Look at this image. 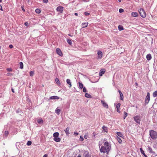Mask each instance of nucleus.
<instances>
[{
    "instance_id": "f704fd0d",
    "label": "nucleus",
    "mask_w": 157,
    "mask_h": 157,
    "mask_svg": "<svg viewBox=\"0 0 157 157\" xmlns=\"http://www.w3.org/2000/svg\"><path fill=\"white\" fill-rule=\"evenodd\" d=\"M55 81L57 84L60 85V84L59 80L58 78H56L55 79Z\"/></svg>"
},
{
    "instance_id": "ddd939ff",
    "label": "nucleus",
    "mask_w": 157,
    "mask_h": 157,
    "mask_svg": "<svg viewBox=\"0 0 157 157\" xmlns=\"http://www.w3.org/2000/svg\"><path fill=\"white\" fill-rule=\"evenodd\" d=\"M118 92L120 95V99L121 100H123L124 99V96L120 90H118Z\"/></svg>"
},
{
    "instance_id": "4d7b16f0",
    "label": "nucleus",
    "mask_w": 157,
    "mask_h": 157,
    "mask_svg": "<svg viewBox=\"0 0 157 157\" xmlns=\"http://www.w3.org/2000/svg\"><path fill=\"white\" fill-rule=\"evenodd\" d=\"M78 133L77 132H74V135L75 136H77L78 135Z\"/></svg>"
},
{
    "instance_id": "72a5a7b5",
    "label": "nucleus",
    "mask_w": 157,
    "mask_h": 157,
    "mask_svg": "<svg viewBox=\"0 0 157 157\" xmlns=\"http://www.w3.org/2000/svg\"><path fill=\"white\" fill-rule=\"evenodd\" d=\"M67 42L70 45H71V44H72L71 40L70 39H67Z\"/></svg>"
},
{
    "instance_id": "bf43d9fd",
    "label": "nucleus",
    "mask_w": 157,
    "mask_h": 157,
    "mask_svg": "<svg viewBox=\"0 0 157 157\" xmlns=\"http://www.w3.org/2000/svg\"><path fill=\"white\" fill-rule=\"evenodd\" d=\"M11 91L13 92V93H14V89L12 88H11Z\"/></svg>"
},
{
    "instance_id": "2f4dec72",
    "label": "nucleus",
    "mask_w": 157,
    "mask_h": 157,
    "mask_svg": "<svg viewBox=\"0 0 157 157\" xmlns=\"http://www.w3.org/2000/svg\"><path fill=\"white\" fill-rule=\"evenodd\" d=\"M35 12L36 13H40L41 11L39 9H36L35 10Z\"/></svg>"
},
{
    "instance_id": "37998d69",
    "label": "nucleus",
    "mask_w": 157,
    "mask_h": 157,
    "mask_svg": "<svg viewBox=\"0 0 157 157\" xmlns=\"http://www.w3.org/2000/svg\"><path fill=\"white\" fill-rule=\"evenodd\" d=\"M83 91L84 93H86L87 92V91L85 87H84L83 88Z\"/></svg>"
},
{
    "instance_id": "338daca9",
    "label": "nucleus",
    "mask_w": 157,
    "mask_h": 157,
    "mask_svg": "<svg viewBox=\"0 0 157 157\" xmlns=\"http://www.w3.org/2000/svg\"><path fill=\"white\" fill-rule=\"evenodd\" d=\"M93 134H94V137H95V135L94 134V132L93 133Z\"/></svg>"
},
{
    "instance_id": "a18cd8bd",
    "label": "nucleus",
    "mask_w": 157,
    "mask_h": 157,
    "mask_svg": "<svg viewBox=\"0 0 157 157\" xmlns=\"http://www.w3.org/2000/svg\"><path fill=\"white\" fill-rule=\"evenodd\" d=\"M83 140V138L82 136H80V140L81 141H82Z\"/></svg>"
},
{
    "instance_id": "c85d7f7f",
    "label": "nucleus",
    "mask_w": 157,
    "mask_h": 157,
    "mask_svg": "<svg viewBox=\"0 0 157 157\" xmlns=\"http://www.w3.org/2000/svg\"><path fill=\"white\" fill-rule=\"evenodd\" d=\"M153 96L154 98L157 97V90L153 93Z\"/></svg>"
},
{
    "instance_id": "9d476101",
    "label": "nucleus",
    "mask_w": 157,
    "mask_h": 157,
    "mask_svg": "<svg viewBox=\"0 0 157 157\" xmlns=\"http://www.w3.org/2000/svg\"><path fill=\"white\" fill-rule=\"evenodd\" d=\"M98 59H101L102 56V52L101 51H98L97 53Z\"/></svg>"
},
{
    "instance_id": "6e6552de",
    "label": "nucleus",
    "mask_w": 157,
    "mask_h": 157,
    "mask_svg": "<svg viewBox=\"0 0 157 157\" xmlns=\"http://www.w3.org/2000/svg\"><path fill=\"white\" fill-rule=\"evenodd\" d=\"M83 155L84 157H91V155L89 154V152L87 151H85Z\"/></svg>"
},
{
    "instance_id": "b1692460",
    "label": "nucleus",
    "mask_w": 157,
    "mask_h": 157,
    "mask_svg": "<svg viewBox=\"0 0 157 157\" xmlns=\"http://www.w3.org/2000/svg\"><path fill=\"white\" fill-rule=\"evenodd\" d=\"M118 29L119 31H121L124 29L123 26L121 25H119L118 26Z\"/></svg>"
},
{
    "instance_id": "f3484780",
    "label": "nucleus",
    "mask_w": 157,
    "mask_h": 157,
    "mask_svg": "<svg viewBox=\"0 0 157 157\" xmlns=\"http://www.w3.org/2000/svg\"><path fill=\"white\" fill-rule=\"evenodd\" d=\"M66 82L67 84L69 85V87H71L72 86L71 83V80L69 79H67L66 80Z\"/></svg>"
},
{
    "instance_id": "8fccbe9b",
    "label": "nucleus",
    "mask_w": 157,
    "mask_h": 157,
    "mask_svg": "<svg viewBox=\"0 0 157 157\" xmlns=\"http://www.w3.org/2000/svg\"><path fill=\"white\" fill-rule=\"evenodd\" d=\"M24 25L25 26H28L29 25V23L28 22H25V23H24Z\"/></svg>"
},
{
    "instance_id": "f8f14e48",
    "label": "nucleus",
    "mask_w": 157,
    "mask_h": 157,
    "mask_svg": "<svg viewBox=\"0 0 157 157\" xmlns=\"http://www.w3.org/2000/svg\"><path fill=\"white\" fill-rule=\"evenodd\" d=\"M105 69H101L99 72V76H101L103 74H104L105 72Z\"/></svg>"
},
{
    "instance_id": "e433bc0d",
    "label": "nucleus",
    "mask_w": 157,
    "mask_h": 157,
    "mask_svg": "<svg viewBox=\"0 0 157 157\" xmlns=\"http://www.w3.org/2000/svg\"><path fill=\"white\" fill-rule=\"evenodd\" d=\"M148 151L150 153H151V152H152L153 150H152V148L151 147H148Z\"/></svg>"
},
{
    "instance_id": "7ed1b4c3",
    "label": "nucleus",
    "mask_w": 157,
    "mask_h": 157,
    "mask_svg": "<svg viewBox=\"0 0 157 157\" xmlns=\"http://www.w3.org/2000/svg\"><path fill=\"white\" fill-rule=\"evenodd\" d=\"M134 121L138 124H140L141 121V116L140 115H136L133 117Z\"/></svg>"
},
{
    "instance_id": "a211bd4d",
    "label": "nucleus",
    "mask_w": 157,
    "mask_h": 157,
    "mask_svg": "<svg viewBox=\"0 0 157 157\" xmlns=\"http://www.w3.org/2000/svg\"><path fill=\"white\" fill-rule=\"evenodd\" d=\"M140 150L141 153L142 154L144 155V157H148L144 153V151L143 150V149L142 148H140Z\"/></svg>"
},
{
    "instance_id": "4468645a",
    "label": "nucleus",
    "mask_w": 157,
    "mask_h": 157,
    "mask_svg": "<svg viewBox=\"0 0 157 157\" xmlns=\"http://www.w3.org/2000/svg\"><path fill=\"white\" fill-rule=\"evenodd\" d=\"M59 98L57 96H51L50 97L49 99L51 100H54V99H58Z\"/></svg>"
},
{
    "instance_id": "de8ad7c7",
    "label": "nucleus",
    "mask_w": 157,
    "mask_h": 157,
    "mask_svg": "<svg viewBox=\"0 0 157 157\" xmlns=\"http://www.w3.org/2000/svg\"><path fill=\"white\" fill-rule=\"evenodd\" d=\"M16 112L17 113H19L20 112H21V110L20 109H18L16 110Z\"/></svg>"
},
{
    "instance_id": "680f3d73",
    "label": "nucleus",
    "mask_w": 157,
    "mask_h": 157,
    "mask_svg": "<svg viewBox=\"0 0 157 157\" xmlns=\"http://www.w3.org/2000/svg\"><path fill=\"white\" fill-rule=\"evenodd\" d=\"M75 16H78V13H75Z\"/></svg>"
},
{
    "instance_id": "3c124183",
    "label": "nucleus",
    "mask_w": 157,
    "mask_h": 157,
    "mask_svg": "<svg viewBox=\"0 0 157 157\" xmlns=\"http://www.w3.org/2000/svg\"><path fill=\"white\" fill-rule=\"evenodd\" d=\"M21 8L22 9V10H23V12H25V9H24V7L23 6H21Z\"/></svg>"
},
{
    "instance_id": "412c9836",
    "label": "nucleus",
    "mask_w": 157,
    "mask_h": 157,
    "mask_svg": "<svg viewBox=\"0 0 157 157\" xmlns=\"http://www.w3.org/2000/svg\"><path fill=\"white\" fill-rule=\"evenodd\" d=\"M146 58L147 60H150L151 59V54H148L147 55Z\"/></svg>"
},
{
    "instance_id": "0e129e2a",
    "label": "nucleus",
    "mask_w": 157,
    "mask_h": 157,
    "mask_svg": "<svg viewBox=\"0 0 157 157\" xmlns=\"http://www.w3.org/2000/svg\"><path fill=\"white\" fill-rule=\"evenodd\" d=\"M68 35L69 36H72V35L71 34H68Z\"/></svg>"
},
{
    "instance_id": "5701e85b",
    "label": "nucleus",
    "mask_w": 157,
    "mask_h": 157,
    "mask_svg": "<svg viewBox=\"0 0 157 157\" xmlns=\"http://www.w3.org/2000/svg\"><path fill=\"white\" fill-rule=\"evenodd\" d=\"M61 111L60 109L56 108L55 110V113L58 115H59L60 114V113Z\"/></svg>"
},
{
    "instance_id": "09e8293b",
    "label": "nucleus",
    "mask_w": 157,
    "mask_h": 157,
    "mask_svg": "<svg viewBox=\"0 0 157 157\" xmlns=\"http://www.w3.org/2000/svg\"><path fill=\"white\" fill-rule=\"evenodd\" d=\"M13 75V74L12 73H7V76H12Z\"/></svg>"
},
{
    "instance_id": "4c0bfd02",
    "label": "nucleus",
    "mask_w": 157,
    "mask_h": 157,
    "mask_svg": "<svg viewBox=\"0 0 157 157\" xmlns=\"http://www.w3.org/2000/svg\"><path fill=\"white\" fill-rule=\"evenodd\" d=\"M120 106H121V104L120 103H118L116 106V107L117 108V109H119L120 107Z\"/></svg>"
},
{
    "instance_id": "6e6d98bb",
    "label": "nucleus",
    "mask_w": 157,
    "mask_h": 157,
    "mask_svg": "<svg viewBox=\"0 0 157 157\" xmlns=\"http://www.w3.org/2000/svg\"><path fill=\"white\" fill-rule=\"evenodd\" d=\"M0 10H1L2 11L3 10L2 9V7L0 4Z\"/></svg>"
},
{
    "instance_id": "a878e982",
    "label": "nucleus",
    "mask_w": 157,
    "mask_h": 157,
    "mask_svg": "<svg viewBox=\"0 0 157 157\" xmlns=\"http://www.w3.org/2000/svg\"><path fill=\"white\" fill-rule=\"evenodd\" d=\"M102 128L103 129L104 131L105 132H108V129L105 126H103L102 127Z\"/></svg>"
},
{
    "instance_id": "bb28decb",
    "label": "nucleus",
    "mask_w": 157,
    "mask_h": 157,
    "mask_svg": "<svg viewBox=\"0 0 157 157\" xmlns=\"http://www.w3.org/2000/svg\"><path fill=\"white\" fill-rule=\"evenodd\" d=\"M79 87L80 89H82L83 88V84L80 82H78Z\"/></svg>"
},
{
    "instance_id": "f03ea898",
    "label": "nucleus",
    "mask_w": 157,
    "mask_h": 157,
    "mask_svg": "<svg viewBox=\"0 0 157 157\" xmlns=\"http://www.w3.org/2000/svg\"><path fill=\"white\" fill-rule=\"evenodd\" d=\"M104 145L105 147H106V149L107 151V154H108V153L111 149V144L109 143L108 142L106 141L104 143Z\"/></svg>"
},
{
    "instance_id": "0eeeda50",
    "label": "nucleus",
    "mask_w": 157,
    "mask_h": 157,
    "mask_svg": "<svg viewBox=\"0 0 157 157\" xmlns=\"http://www.w3.org/2000/svg\"><path fill=\"white\" fill-rule=\"evenodd\" d=\"M100 151L101 153H105V152H107V151L105 147L102 146L101 147L100 149Z\"/></svg>"
},
{
    "instance_id": "ea45409f",
    "label": "nucleus",
    "mask_w": 157,
    "mask_h": 157,
    "mask_svg": "<svg viewBox=\"0 0 157 157\" xmlns=\"http://www.w3.org/2000/svg\"><path fill=\"white\" fill-rule=\"evenodd\" d=\"M32 143V142L31 141H28V142H27V145L28 146H30V145H31Z\"/></svg>"
},
{
    "instance_id": "c03bdc74",
    "label": "nucleus",
    "mask_w": 157,
    "mask_h": 157,
    "mask_svg": "<svg viewBox=\"0 0 157 157\" xmlns=\"http://www.w3.org/2000/svg\"><path fill=\"white\" fill-rule=\"evenodd\" d=\"M6 70L8 71H12V69L11 68H7L6 69Z\"/></svg>"
},
{
    "instance_id": "13d9d810",
    "label": "nucleus",
    "mask_w": 157,
    "mask_h": 157,
    "mask_svg": "<svg viewBox=\"0 0 157 157\" xmlns=\"http://www.w3.org/2000/svg\"><path fill=\"white\" fill-rule=\"evenodd\" d=\"M48 155L47 154H45L44 155L43 157H47Z\"/></svg>"
},
{
    "instance_id": "7c9ffc66",
    "label": "nucleus",
    "mask_w": 157,
    "mask_h": 157,
    "mask_svg": "<svg viewBox=\"0 0 157 157\" xmlns=\"http://www.w3.org/2000/svg\"><path fill=\"white\" fill-rule=\"evenodd\" d=\"M88 23H83L82 25L83 28L86 27L88 25Z\"/></svg>"
},
{
    "instance_id": "473e14b6",
    "label": "nucleus",
    "mask_w": 157,
    "mask_h": 157,
    "mask_svg": "<svg viewBox=\"0 0 157 157\" xmlns=\"http://www.w3.org/2000/svg\"><path fill=\"white\" fill-rule=\"evenodd\" d=\"M37 122L39 124L42 123H43V121L42 118L39 119L37 120Z\"/></svg>"
},
{
    "instance_id": "603ef678",
    "label": "nucleus",
    "mask_w": 157,
    "mask_h": 157,
    "mask_svg": "<svg viewBox=\"0 0 157 157\" xmlns=\"http://www.w3.org/2000/svg\"><path fill=\"white\" fill-rule=\"evenodd\" d=\"M9 47L10 48H13V46L12 44H10Z\"/></svg>"
},
{
    "instance_id": "49530a36",
    "label": "nucleus",
    "mask_w": 157,
    "mask_h": 157,
    "mask_svg": "<svg viewBox=\"0 0 157 157\" xmlns=\"http://www.w3.org/2000/svg\"><path fill=\"white\" fill-rule=\"evenodd\" d=\"M84 14L85 16H88V15H90V13H88V12H85L84 13Z\"/></svg>"
},
{
    "instance_id": "5fc2aeb1",
    "label": "nucleus",
    "mask_w": 157,
    "mask_h": 157,
    "mask_svg": "<svg viewBox=\"0 0 157 157\" xmlns=\"http://www.w3.org/2000/svg\"><path fill=\"white\" fill-rule=\"evenodd\" d=\"M43 2L44 3H47L48 2V0H43Z\"/></svg>"
},
{
    "instance_id": "2eb2a0df",
    "label": "nucleus",
    "mask_w": 157,
    "mask_h": 157,
    "mask_svg": "<svg viewBox=\"0 0 157 157\" xmlns=\"http://www.w3.org/2000/svg\"><path fill=\"white\" fill-rule=\"evenodd\" d=\"M70 128L69 127H67L64 130V131L65 132L66 135H68L70 134L69 132Z\"/></svg>"
},
{
    "instance_id": "774afa93",
    "label": "nucleus",
    "mask_w": 157,
    "mask_h": 157,
    "mask_svg": "<svg viewBox=\"0 0 157 157\" xmlns=\"http://www.w3.org/2000/svg\"><path fill=\"white\" fill-rule=\"evenodd\" d=\"M118 0L119 2H121V0Z\"/></svg>"
},
{
    "instance_id": "69168bd1",
    "label": "nucleus",
    "mask_w": 157,
    "mask_h": 157,
    "mask_svg": "<svg viewBox=\"0 0 157 157\" xmlns=\"http://www.w3.org/2000/svg\"><path fill=\"white\" fill-rule=\"evenodd\" d=\"M84 138H85V139H87L86 136V135H85V136H84Z\"/></svg>"
},
{
    "instance_id": "79ce46f5",
    "label": "nucleus",
    "mask_w": 157,
    "mask_h": 157,
    "mask_svg": "<svg viewBox=\"0 0 157 157\" xmlns=\"http://www.w3.org/2000/svg\"><path fill=\"white\" fill-rule=\"evenodd\" d=\"M124 11V10L123 9H120L119 10V12L120 13H122Z\"/></svg>"
},
{
    "instance_id": "1a4fd4ad",
    "label": "nucleus",
    "mask_w": 157,
    "mask_h": 157,
    "mask_svg": "<svg viewBox=\"0 0 157 157\" xmlns=\"http://www.w3.org/2000/svg\"><path fill=\"white\" fill-rule=\"evenodd\" d=\"M56 53L60 56H62L63 55V54L61 52V50L59 48H58L56 49Z\"/></svg>"
},
{
    "instance_id": "052dcab7",
    "label": "nucleus",
    "mask_w": 157,
    "mask_h": 157,
    "mask_svg": "<svg viewBox=\"0 0 157 157\" xmlns=\"http://www.w3.org/2000/svg\"><path fill=\"white\" fill-rule=\"evenodd\" d=\"M117 111L118 112L120 113V111L119 109H117Z\"/></svg>"
},
{
    "instance_id": "4be33fe9",
    "label": "nucleus",
    "mask_w": 157,
    "mask_h": 157,
    "mask_svg": "<svg viewBox=\"0 0 157 157\" xmlns=\"http://www.w3.org/2000/svg\"><path fill=\"white\" fill-rule=\"evenodd\" d=\"M59 133L58 132H56L54 133L53 134V136L54 138L57 137L59 136Z\"/></svg>"
},
{
    "instance_id": "e2e57ef3",
    "label": "nucleus",
    "mask_w": 157,
    "mask_h": 157,
    "mask_svg": "<svg viewBox=\"0 0 157 157\" xmlns=\"http://www.w3.org/2000/svg\"><path fill=\"white\" fill-rule=\"evenodd\" d=\"M151 153H152L154 154H155V151H152V152Z\"/></svg>"
},
{
    "instance_id": "58836bf2",
    "label": "nucleus",
    "mask_w": 157,
    "mask_h": 157,
    "mask_svg": "<svg viewBox=\"0 0 157 157\" xmlns=\"http://www.w3.org/2000/svg\"><path fill=\"white\" fill-rule=\"evenodd\" d=\"M127 115H128L127 113L126 112H125L124 111V119H125L126 118V117H127Z\"/></svg>"
},
{
    "instance_id": "423d86ee",
    "label": "nucleus",
    "mask_w": 157,
    "mask_h": 157,
    "mask_svg": "<svg viewBox=\"0 0 157 157\" xmlns=\"http://www.w3.org/2000/svg\"><path fill=\"white\" fill-rule=\"evenodd\" d=\"M63 7L62 6H58L56 8V10L60 13H62L63 10Z\"/></svg>"
},
{
    "instance_id": "aec40b11",
    "label": "nucleus",
    "mask_w": 157,
    "mask_h": 157,
    "mask_svg": "<svg viewBox=\"0 0 157 157\" xmlns=\"http://www.w3.org/2000/svg\"><path fill=\"white\" fill-rule=\"evenodd\" d=\"M53 140L56 142H59L61 140V139L58 137H57L53 138Z\"/></svg>"
},
{
    "instance_id": "f257e3e1",
    "label": "nucleus",
    "mask_w": 157,
    "mask_h": 157,
    "mask_svg": "<svg viewBox=\"0 0 157 157\" xmlns=\"http://www.w3.org/2000/svg\"><path fill=\"white\" fill-rule=\"evenodd\" d=\"M149 135L151 138L154 140L157 138V132L154 130H151L149 131Z\"/></svg>"
},
{
    "instance_id": "c756f323",
    "label": "nucleus",
    "mask_w": 157,
    "mask_h": 157,
    "mask_svg": "<svg viewBox=\"0 0 157 157\" xmlns=\"http://www.w3.org/2000/svg\"><path fill=\"white\" fill-rule=\"evenodd\" d=\"M85 96L87 98H91V95L88 93H86L85 95Z\"/></svg>"
},
{
    "instance_id": "864d4df0",
    "label": "nucleus",
    "mask_w": 157,
    "mask_h": 157,
    "mask_svg": "<svg viewBox=\"0 0 157 157\" xmlns=\"http://www.w3.org/2000/svg\"><path fill=\"white\" fill-rule=\"evenodd\" d=\"M82 1L84 2H87L89 1V0H82Z\"/></svg>"
},
{
    "instance_id": "9b49d317",
    "label": "nucleus",
    "mask_w": 157,
    "mask_h": 157,
    "mask_svg": "<svg viewBox=\"0 0 157 157\" xmlns=\"http://www.w3.org/2000/svg\"><path fill=\"white\" fill-rule=\"evenodd\" d=\"M101 104H102L103 106L105 108L108 109V104L105 103L104 101L101 100Z\"/></svg>"
},
{
    "instance_id": "c9c22d12",
    "label": "nucleus",
    "mask_w": 157,
    "mask_h": 157,
    "mask_svg": "<svg viewBox=\"0 0 157 157\" xmlns=\"http://www.w3.org/2000/svg\"><path fill=\"white\" fill-rule=\"evenodd\" d=\"M29 74H30V75L31 76H33L34 75V71H30L29 72Z\"/></svg>"
},
{
    "instance_id": "20e7f679",
    "label": "nucleus",
    "mask_w": 157,
    "mask_h": 157,
    "mask_svg": "<svg viewBox=\"0 0 157 157\" xmlns=\"http://www.w3.org/2000/svg\"><path fill=\"white\" fill-rule=\"evenodd\" d=\"M139 12L142 17L143 18L145 17L146 16V13L143 9L142 8H140L139 10Z\"/></svg>"
},
{
    "instance_id": "dca6fc26",
    "label": "nucleus",
    "mask_w": 157,
    "mask_h": 157,
    "mask_svg": "<svg viewBox=\"0 0 157 157\" xmlns=\"http://www.w3.org/2000/svg\"><path fill=\"white\" fill-rule=\"evenodd\" d=\"M131 15L132 17H136L138 16V13L137 12H133L132 13Z\"/></svg>"
},
{
    "instance_id": "39448f33",
    "label": "nucleus",
    "mask_w": 157,
    "mask_h": 157,
    "mask_svg": "<svg viewBox=\"0 0 157 157\" xmlns=\"http://www.w3.org/2000/svg\"><path fill=\"white\" fill-rule=\"evenodd\" d=\"M150 94L149 92H147V95L146 96L145 101V104L146 105L148 104L149 102V101L150 100Z\"/></svg>"
},
{
    "instance_id": "6ab92c4d",
    "label": "nucleus",
    "mask_w": 157,
    "mask_h": 157,
    "mask_svg": "<svg viewBox=\"0 0 157 157\" xmlns=\"http://www.w3.org/2000/svg\"><path fill=\"white\" fill-rule=\"evenodd\" d=\"M116 133H117V135L118 136L120 137H121L122 138H124V136L123 135V134L122 133H121V132H117Z\"/></svg>"
},
{
    "instance_id": "a19ab883",
    "label": "nucleus",
    "mask_w": 157,
    "mask_h": 157,
    "mask_svg": "<svg viewBox=\"0 0 157 157\" xmlns=\"http://www.w3.org/2000/svg\"><path fill=\"white\" fill-rule=\"evenodd\" d=\"M9 133V132L8 131H5V135L6 136H7Z\"/></svg>"
},
{
    "instance_id": "393cba45",
    "label": "nucleus",
    "mask_w": 157,
    "mask_h": 157,
    "mask_svg": "<svg viewBox=\"0 0 157 157\" xmlns=\"http://www.w3.org/2000/svg\"><path fill=\"white\" fill-rule=\"evenodd\" d=\"M20 68L21 69H22L23 68L24 65L23 63L21 62L19 63Z\"/></svg>"
},
{
    "instance_id": "cd10ccee",
    "label": "nucleus",
    "mask_w": 157,
    "mask_h": 157,
    "mask_svg": "<svg viewBox=\"0 0 157 157\" xmlns=\"http://www.w3.org/2000/svg\"><path fill=\"white\" fill-rule=\"evenodd\" d=\"M117 139L119 143L121 144L122 143V141L120 137L117 136Z\"/></svg>"
}]
</instances>
